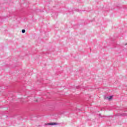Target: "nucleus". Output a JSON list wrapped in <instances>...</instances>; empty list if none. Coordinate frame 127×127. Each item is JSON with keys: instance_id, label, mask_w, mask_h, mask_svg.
I'll return each instance as SVG.
<instances>
[{"instance_id": "f257e3e1", "label": "nucleus", "mask_w": 127, "mask_h": 127, "mask_svg": "<svg viewBox=\"0 0 127 127\" xmlns=\"http://www.w3.org/2000/svg\"><path fill=\"white\" fill-rule=\"evenodd\" d=\"M48 125L49 126H54V125H59V124L57 123H50L48 124Z\"/></svg>"}, {"instance_id": "f03ea898", "label": "nucleus", "mask_w": 127, "mask_h": 127, "mask_svg": "<svg viewBox=\"0 0 127 127\" xmlns=\"http://www.w3.org/2000/svg\"><path fill=\"white\" fill-rule=\"evenodd\" d=\"M113 96H109L108 97H107V99H108L109 100V101H111V100L113 99Z\"/></svg>"}, {"instance_id": "7ed1b4c3", "label": "nucleus", "mask_w": 127, "mask_h": 127, "mask_svg": "<svg viewBox=\"0 0 127 127\" xmlns=\"http://www.w3.org/2000/svg\"><path fill=\"white\" fill-rule=\"evenodd\" d=\"M22 32H25V29L22 30Z\"/></svg>"}]
</instances>
